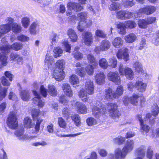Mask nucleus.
I'll use <instances>...</instances> for the list:
<instances>
[{
	"mask_svg": "<svg viewBox=\"0 0 159 159\" xmlns=\"http://www.w3.org/2000/svg\"><path fill=\"white\" fill-rule=\"evenodd\" d=\"M134 146L133 140L129 139L121 150L120 148H117L115 150V156L117 158H124L127 153L132 151Z\"/></svg>",
	"mask_w": 159,
	"mask_h": 159,
	"instance_id": "1",
	"label": "nucleus"
},
{
	"mask_svg": "<svg viewBox=\"0 0 159 159\" xmlns=\"http://www.w3.org/2000/svg\"><path fill=\"white\" fill-rule=\"evenodd\" d=\"M65 64V62L63 60H58L56 63V68L53 72L52 76L57 81L62 80L65 77L63 71Z\"/></svg>",
	"mask_w": 159,
	"mask_h": 159,
	"instance_id": "2",
	"label": "nucleus"
},
{
	"mask_svg": "<svg viewBox=\"0 0 159 159\" xmlns=\"http://www.w3.org/2000/svg\"><path fill=\"white\" fill-rule=\"evenodd\" d=\"M119 72L121 75H125L128 80H132L134 77V72L130 68L125 67L120 64L118 69Z\"/></svg>",
	"mask_w": 159,
	"mask_h": 159,
	"instance_id": "3",
	"label": "nucleus"
},
{
	"mask_svg": "<svg viewBox=\"0 0 159 159\" xmlns=\"http://www.w3.org/2000/svg\"><path fill=\"white\" fill-rule=\"evenodd\" d=\"M106 108L100 102H97L96 105L92 109V113L96 118H98L106 112Z\"/></svg>",
	"mask_w": 159,
	"mask_h": 159,
	"instance_id": "4",
	"label": "nucleus"
},
{
	"mask_svg": "<svg viewBox=\"0 0 159 159\" xmlns=\"http://www.w3.org/2000/svg\"><path fill=\"white\" fill-rule=\"evenodd\" d=\"M23 45L20 43H15L11 45H5L0 47V49L3 52L8 53L11 49L16 51H19L22 48Z\"/></svg>",
	"mask_w": 159,
	"mask_h": 159,
	"instance_id": "5",
	"label": "nucleus"
},
{
	"mask_svg": "<svg viewBox=\"0 0 159 159\" xmlns=\"http://www.w3.org/2000/svg\"><path fill=\"white\" fill-rule=\"evenodd\" d=\"M17 116L15 112H11L9 116L7 121V124L9 127L12 129H15L18 126L17 121Z\"/></svg>",
	"mask_w": 159,
	"mask_h": 159,
	"instance_id": "6",
	"label": "nucleus"
},
{
	"mask_svg": "<svg viewBox=\"0 0 159 159\" xmlns=\"http://www.w3.org/2000/svg\"><path fill=\"white\" fill-rule=\"evenodd\" d=\"M107 109L110 116L113 118L118 117L120 115L117 109V106L115 103H110L107 104Z\"/></svg>",
	"mask_w": 159,
	"mask_h": 159,
	"instance_id": "7",
	"label": "nucleus"
},
{
	"mask_svg": "<svg viewBox=\"0 0 159 159\" xmlns=\"http://www.w3.org/2000/svg\"><path fill=\"white\" fill-rule=\"evenodd\" d=\"M156 9V8L153 6H148L143 8H140L137 13L138 15L143 13L147 15H150L155 11Z\"/></svg>",
	"mask_w": 159,
	"mask_h": 159,
	"instance_id": "8",
	"label": "nucleus"
},
{
	"mask_svg": "<svg viewBox=\"0 0 159 159\" xmlns=\"http://www.w3.org/2000/svg\"><path fill=\"white\" fill-rule=\"evenodd\" d=\"M67 6L68 10H73L76 12L80 11L83 9V6L77 2H69Z\"/></svg>",
	"mask_w": 159,
	"mask_h": 159,
	"instance_id": "9",
	"label": "nucleus"
},
{
	"mask_svg": "<svg viewBox=\"0 0 159 159\" xmlns=\"http://www.w3.org/2000/svg\"><path fill=\"white\" fill-rule=\"evenodd\" d=\"M94 86L93 82L90 80H88L85 82L84 89L89 95H92L94 93Z\"/></svg>",
	"mask_w": 159,
	"mask_h": 159,
	"instance_id": "10",
	"label": "nucleus"
},
{
	"mask_svg": "<svg viewBox=\"0 0 159 159\" xmlns=\"http://www.w3.org/2000/svg\"><path fill=\"white\" fill-rule=\"evenodd\" d=\"M108 79L114 83L116 84L119 85L120 83V78L118 73L110 72L107 75Z\"/></svg>",
	"mask_w": 159,
	"mask_h": 159,
	"instance_id": "11",
	"label": "nucleus"
},
{
	"mask_svg": "<svg viewBox=\"0 0 159 159\" xmlns=\"http://www.w3.org/2000/svg\"><path fill=\"white\" fill-rule=\"evenodd\" d=\"M82 38L85 44L90 46L93 43V38L91 32H86L82 34Z\"/></svg>",
	"mask_w": 159,
	"mask_h": 159,
	"instance_id": "12",
	"label": "nucleus"
},
{
	"mask_svg": "<svg viewBox=\"0 0 159 159\" xmlns=\"http://www.w3.org/2000/svg\"><path fill=\"white\" fill-rule=\"evenodd\" d=\"M33 93L35 96L33 98V102L34 103L38 105L39 108L43 107L44 105V103L41 99V97L35 90H33Z\"/></svg>",
	"mask_w": 159,
	"mask_h": 159,
	"instance_id": "13",
	"label": "nucleus"
},
{
	"mask_svg": "<svg viewBox=\"0 0 159 159\" xmlns=\"http://www.w3.org/2000/svg\"><path fill=\"white\" fill-rule=\"evenodd\" d=\"M128 49L125 48L123 51L122 50L120 49L118 50L116 54V56L119 59H123L126 61L129 59V56L128 53Z\"/></svg>",
	"mask_w": 159,
	"mask_h": 159,
	"instance_id": "14",
	"label": "nucleus"
},
{
	"mask_svg": "<svg viewBox=\"0 0 159 159\" xmlns=\"http://www.w3.org/2000/svg\"><path fill=\"white\" fill-rule=\"evenodd\" d=\"M77 112L79 114H85L87 112V109L86 106L82 103L77 102L76 104Z\"/></svg>",
	"mask_w": 159,
	"mask_h": 159,
	"instance_id": "15",
	"label": "nucleus"
},
{
	"mask_svg": "<svg viewBox=\"0 0 159 159\" xmlns=\"http://www.w3.org/2000/svg\"><path fill=\"white\" fill-rule=\"evenodd\" d=\"M135 87L139 92H143L145 91L147 84L141 80H137L135 83Z\"/></svg>",
	"mask_w": 159,
	"mask_h": 159,
	"instance_id": "16",
	"label": "nucleus"
},
{
	"mask_svg": "<svg viewBox=\"0 0 159 159\" xmlns=\"http://www.w3.org/2000/svg\"><path fill=\"white\" fill-rule=\"evenodd\" d=\"M64 93L67 96L71 97L73 95V92L70 85L67 83L63 84L62 86Z\"/></svg>",
	"mask_w": 159,
	"mask_h": 159,
	"instance_id": "17",
	"label": "nucleus"
},
{
	"mask_svg": "<svg viewBox=\"0 0 159 159\" xmlns=\"http://www.w3.org/2000/svg\"><path fill=\"white\" fill-rule=\"evenodd\" d=\"M137 119L139 120L140 122L141 128V131L143 134L144 133H147L150 127L149 126L146 125H144L143 124V120L142 118V116L140 115L137 116Z\"/></svg>",
	"mask_w": 159,
	"mask_h": 159,
	"instance_id": "18",
	"label": "nucleus"
},
{
	"mask_svg": "<svg viewBox=\"0 0 159 159\" xmlns=\"http://www.w3.org/2000/svg\"><path fill=\"white\" fill-rule=\"evenodd\" d=\"M105 78L106 76L103 72H99L96 75V82L98 84H102L104 83Z\"/></svg>",
	"mask_w": 159,
	"mask_h": 159,
	"instance_id": "19",
	"label": "nucleus"
},
{
	"mask_svg": "<svg viewBox=\"0 0 159 159\" xmlns=\"http://www.w3.org/2000/svg\"><path fill=\"white\" fill-rule=\"evenodd\" d=\"M11 30V26L8 24L0 25V38L2 35L7 33Z\"/></svg>",
	"mask_w": 159,
	"mask_h": 159,
	"instance_id": "20",
	"label": "nucleus"
},
{
	"mask_svg": "<svg viewBox=\"0 0 159 159\" xmlns=\"http://www.w3.org/2000/svg\"><path fill=\"white\" fill-rule=\"evenodd\" d=\"M24 129L23 128H21L20 130H16L15 133L16 136L20 140L24 141L28 139L27 135L24 134Z\"/></svg>",
	"mask_w": 159,
	"mask_h": 159,
	"instance_id": "21",
	"label": "nucleus"
},
{
	"mask_svg": "<svg viewBox=\"0 0 159 159\" xmlns=\"http://www.w3.org/2000/svg\"><path fill=\"white\" fill-rule=\"evenodd\" d=\"M88 93L83 89H81L79 92L78 96L84 102L88 101L89 97L88 96Z\"/></svg>",
	"mask_w": 159,
	"mask_h": 159,
	"instance_id": "22",
	"label": "nucleus"
},
{
	"mask_svg": "<svg viewBox=\"0 0 159 159\" xmlns=\"http://www.w3.org/2000/svg\"><path fill=\"white\" fill-rule=\"evenodd\" d=\"M136 35L133 33H131L126 35L124 38L125 42L127 43H132L137 39Z\"/></svg>",
	"mask_w": 159,
	"mask_h": 159,
	"instance_id": "23",
	"label": "nucleus"
},
{
	"mask_svg": "<svg viewBox=\"0 0 159 159\" xmlns=\"http://www.w3.org/2000/svg\"><path fill=\"white\" fill-rule=\"evenodd\" d=\"M141 95L135 93H133L130 97V102L133 105L136 106L139 102V98L141 97Z\"/></svg>",
	"mask_w": 159,
	"mask_h": 159,
	"instance_id": "24",
	"label": "nucleus"
},
{
	"mask_svg": "<svg viewBox=\"0 0 159 159\" xmlns=\"http://www.w3.org/2000/svg\"><path fill=\"white\" fill-rule=\"evenodd\" d=\"M133 66L135 68L136 72L137 73L143 74H144V71L141 63L139 61H136L133 65Z\"/></svg>",
	"mask_w": 159,
	"mask_h": 159,
	"instance_id": "25",
	"label": "nucleus"
},
{
	"mask_svg": "<svg viewBox=\"0 0 159 159\" xmlns=\"http://www.w3.org/2000/svg\"><path fill=\"white\" fill-rule=\"evenodd\" d=\"M53 63L52 57H50L48 54H47L45 60V66L48 67V68H51Z\"/></svg>",
	"mask_w": 159,
	"mask_h": 159,
	"instance_id": "26",
	"label": "nucleus"
},
{
	"mask_svg": "<svg viewBox=\"0 0 159 159\" xmlns=\"http://www.w3.org/2000/svg\"><path fill=\"white\" fill-rule=\"evenodd\" d=\"M100 45L102 51H107L110 48L111 43L108 40H104L101 42Z\"/></svg>",
	"mask_w": 159,
	"mask_h": 159,
	"instance_id": "27",
	"label": "nucleus"
},
{
	"mask_svg": "<svg viewBox=\"0 0 159 159\" xmlns=\"http://www.w3.org/2000/svg\"><path fill=\"white\" fill-rule=\"evenodd\" d=\"M22 27L21 26L17 23H13L11 25V30L15 33H20L22 30Z\"/></svg>",
	"mask_w": 159,
	"mask_h": 159,
	"instance_id": "28",
	"label": "nucleus"
},
{
	"mask_svg": "<svg viewBox=\"0 0 159 159\" xmlns=\"http://www.w3.org/2000/svg\"><path fill=\"white\" fill-rule=\"evenodd\" d=\"M48 92L50 95L53 97L57 95V91L54 85L52 84H49L48 85Z\"/></svg>",
	"mask_w": 159,
	"mask_h": 159,
	"instance_id": "29",
	"label": "nucleus"
},
{
	"mask_svg": "<svg viewBox=\"0 0 159 159\" xmlns=\"http://www.w3.org/2000/svg\"><path fill=\"white\" fill-rule=\"evenodd\" d=\"M123 40L120 37L115 38L112 41L113 45L115 47L118 48L123 45Z\"/></svg>",
	"mask_w": 159,
	"mask_h": 159,
	"instance_id": "30",
	"label": "nucleus"
},
{
	"mask_svg": "<svg viewBox=\"0 0 159 159\" xmlns=\"http://www.w3.org/2000/svg\"><path fill=\"white\" fill-rule=\"evenodd\" d=\"M88 61L89 64L93 65L94 66H98V62L94 56L92 54H88L87 57Z\"/></svg>",
	"mask_w": 159,
	"mask_h": 159,
	"instance_id": "31",
	"label": "nucleus"
},
{
	"mask_svg": "<svg viewBox=\"0 0 159 159\" xmlns=\"http://www.w3.org/2000/svg\"><path fill=\"white\" fill-rule=\"evenodd\" d=\"M53 56L55 58L61 56L63 52V50L61 47L58 46L55 47L53 50Z\"/></svg>",
	"mask_w": 159,
	"mask_h": 159,
	"instance_id": "32",
	"label": "nucleus"
},
{
	"mask_svg": "<svg viewBox=\"0 0 159 159\" xmlns=\"http://www.w3.org/2000/svg\"><path fill=\"white\" fill-rule=\"evenodd\" d=\"M34 124L30 118L26 117L25 118L24 120V125L25 127L29 128L33 127Z\"/></svg>",
	"mask_w": 159,
	"mask_h": 159,
	"instance_id": "33",
	"label": "nucleus"
},
{
	"mask_svg": "<svg viewBox=\"0 0 159 159\" xmlns=\"http://www.w3.org/2000/svg\"><path fill=\"white\" fill-rule=\"evenodd\" d=\"M20 96L21 99L25 101H28L30 98V94L27 90L21 91L20 93Z\"/></svg>",
	"mask_w": 159,
	"mask_h": 159,
	"instance_id": "34",
	"label": "nucleus"
},
{
	"mask_svg": "<svg viewBox=\"0 0 159 159\" xmlns=\"http://www.w3.org/2000/svg\"><path fill=\"white\" fill-rule=\"evenodd\" d=\"M117 27L118 29V31L120 34H125L126 27H125V23H119L117 25Z\"/></svg>",
	"mask_w": 159,
	"mask_h": 159,
	"instance_id": "35",
	"label": "nucleus"
},
{
	"mask_svg": "<svg viewBox=\"0 0 159 159\" xmlns=\"http://www.w3.org/2000/svg\"><path fill=\"white\" fill-rule=\"evenodd\" d=\"M68 35L73 42H75L77 40V36L75 31L69 29L68 31Z\"/></svg>",
	"mask_w": 159,
	"mask_h": 159,
	"instance_id": "36",
	"label": "nucleus"
},
{
	"mask_svg": "<svg viewBox=\"0 0 159 159\" xmlns=\"http://www.w3.org/2000/svg\"><path fill=\"white\" fill-rule=\"evenodd\" d=\"M0 50L2 52V53L0 55V60L2 65L4 66H5L8 63V57L6 56V55L7 53H5V52H3L1 50Z\"/></svg>",
	"mask_w": 159,
	"mask_h": 159,
	"instance_id": "37",
	"label": "nucleus"
},
{
	"mask_svg": "<svg viewBox=\"0 0 159 159\" xmlns=\"http://www.w3.org/2000/svg\"><path fill=\"white\" fill-rule=\"evenodd\" d=\"M105 96L107 100L111 99L113 98H116L115 96V93H113L111 89H108L106 90L105 93Z\"/></svg>",
	"mask_w": 159,
	"mask_h": 159,
	"instance_id": "38",
	"label": "nucleus"
},
{
	"mask_svg": "<svg viewBox=\"0 0 159 159\" xmlns=\"http://www.w3.org/2000/svg\"><path fill=\"white\" fill-rule=\"evenodd\" d=\"M21 22L24 28H27L30 25V19L26 16L23 17L21 19Z\"/></svg>",
	"mask_w": 159,
	"mask_h": 159,
	"instance_id": "39",
	"label": "nucleus"
},
{
	"mask_svg": "<svg viewBox=\"0 0 159 159\" xmlns=\"http://www.w3.org/2000/svg\"><path fill=\"white\" fill-rule=\"evenodd\" d=\"M39 30V26L35 23L33 22L30 27V31L32 34H34L38 32Z\"/></svg>",
	"mask_w": 159,
	"mask_h": 159,
	"instance_id": "40",
	"label": "nucleus"
},
{
	"mask_svg": "<svg viewBox=\"0 0 159 159\" xmlns=\"http://www.w3.org/2000/svg\"><path fill=\"white\" fill-rule=\"evenodd\" d=\"M97 67L98 66H95L93 65L89 64L85 67V70L88 75H92L94 73V69Z\"/></svg>",
	"mask_w": 159,
	"mask_h": 159,
	"instance_id": "41",
	"label": "nucleus"
},
{
	"mask_svg": "<svg viewBox=\"0 0 159 159\" xmlns=\"http://www.w3.org/2000/svg\"><path fill=\"white\" fill-rule=\"evenodd\" d=\"M146 147L144 146H141L136 151V153L138 156L143 157L145 155Z\"/></svg>",
	"mask_w": 159,
	"mask_h": 159,
	"instance_id": "42",
	"label": "nucleus"
},
{
	"mask_svg": "<svg viewBox=\"0 0 159 159\" xmlns=\"http://www.w3.org/2000/svg\"><path fill=\"white\" fill-rule=\"evenodd\" d=\"M69 81L70 84L72 85L78 84L79 83L78 77L75 75H72L70 76Z\"/></svg>",
	"mask_w": 159,
	"mask_h": 159,
	"instance_id": "43",
	"label": "nucleus"
},
{
	"mask_svg": "<svg viewBox=\"0 0 159 159\" xmlns=\"http://www.w3.org/2000/svg\"><path fill=\"white\" fill-rule=\"evenodd\" d=\"M125 27L127 28L133 29L135 28L136 26L135 22L133 20H129L125 22Z\"/></svg>",
	"mask_w": 159,
	"mask_h": 159,
	"instance_id": "44",
	"label": "nucleus"
},
{
	"mask_svg": "<svg viewBox=\"0 0 159 159\" xmlns=\"http://www.w3.org/2000/svg\"><path fill=\"white\" fill-rule=\"evenodd\" d=\"M120 4L116 2H113L109 7V9L111 11L118 10L120 8Z\"/></svg>",
	"mask_w": 159,
	"mask_h": 159,
	"instance_id": "45",
	"label": "nucleus"
},
{
	"mask_svg": "<svg viewBox=\"0 0 159 159\" xmlns=\"http://www.w3.org/2000/svg\"><path fill=\"white\" fill-rule=\"evenodd\" d=\"M99 64L103 69H107L108 65L106 59L104 58L101 59L99 60Z\"/></svg>",
	"mask_w": 159,
	"mask_h": 159,
	"instance_id": "46",
	"label": "nucleus"
},
{
	"mask_svg": "<svg viewBox=\"0 0 159 159\" xmlns=\"http://www.w3.org/2000/svg\"><path fill=\"white\" fill-rule=\"evenodd\" d=\"M135 4L133 0H122V4L125 7H131Z\"/></svg>",
	"mask_w": 159,
	"mask_h": 159,
	"instance_id": "47",
	"label": "nucleus"
},
{
	"mask_svg": "<svg viewBox=\"0 0 159 159\" xmlns=\"http://www.w3.org/2000/svg\"><path fill=\"white\" fill-rule=\"evenodd\" d=\"M7 91V88L3 87L0 89V101H2L6 96Z\"/></svg>",
	"mask_w": 159,
	"mask_h": 159,
	"instance_id": "48",
	"label": "nucleus"
},
{
	"mask_svg": "<svg viewBox=\"0 0 159 159\" xmlns=\"http://www.w3.org/2000/svg\"><path fill=\"white\" fill-rule=\"evenodd\" d=\"M71 119L75 122L76 126H78L80 125L81 124L80 119L78 114H75L71 116Z\"/></svg>",
	"mask_w": 159,
	"mask_h": 159,
	"instance_id": "49",
	"label": "nucleus"
},
{
	"mask_svg": "<svg viewBox=\"0 0 159 159\" xmlns=\"http://www.w3.org/2000/svg\"><path fill=\"white\" fill-rule=\"evenodd\" d=\"M87 14L86 13L81 12L77 14L78 18L80 20V21H84L87 19Z\"/></svg>",
	"mask_w": 159,
	"mask_h": 159,
	"instance_id": "50",
	"label": "nucleus"
},
{
	"mask_svg": "<svg viewBox=\"0 0 159 159\" xmlns=\"http://www.w3.org/2000/svg\"><path fill=\"white\" fill-rule=\"evenodd\" d=\"M138 25L139 28H145L147 27L148 24L146 20H139L138 22Z\"/></svg>",
	"mask_w": 159,
	"mask_h": 159,
	"instance_id": "51",
	"label": "nucleus"
},
{
	"mask_svg": "<svg viewBox=\"0 0 159 159\" xmlns=\"http://www.w3.org/2000/svg\"><path fill=\"white\" fill-rule=\"evenodd\" d=\"M123 92V87L121 86H119L118 87L116 92L115 93V96L116 98L118 97L119 96L121 95Z\"/></svg>",
	"mask_w": 159,
	"mask_h": 159,
	"instance_id": "52",
	"label": "nucleus"
},
{
	"mask_svg": "<svg viewBox=\"0 0 159 159\" xmlns=\"http://www.w3.org/2000/svg\"><path fill=\"white\" fill-rule=\"evenodd\" d=\"M125 140V138L121 136H119L114 139V141L115 143L119 145L123 144Z\"/></svg>",
	"mask_w": 159,
	"mask_h": 159,
	"instance_id": "53",
	"label": "nucleus"
},
{
	"mask_svg": "<svg viewBox=\"0 0 159 159\" xmlns=\"http://www.w3.org/2000/svg\"><path fill=\"white\" fill-rule=\"evenodd\" d=\"M72 54L74 58L78 60H80L83 58V54L78 51L73 52Z\"/></svg>",
	"mask_w": 159,
	"mask_h": 159,
	"instance_id": "54",
	"label": "nucleus"
},
{
	"mask_svg": "<svg viewBox=\"0 0 159 159\" xmlns=\"http://www.w3.org/2000/svg\"><path fill=\"white\" fill-rule=\"evenodd\" d=\"M154 39L152 42L156 45H158L159 42V30L156 32L155 34L153 35Z\"/></svg>",
	"mask_w": 159,
	"mask_h": 159,
	"instance_id": "55",
	"label": "nucleus"
},
{
	"mask_svg": "<svg viewBox=\"0 0 159 159\" xmlns=\"http://www.w3.org/2000/svg\"><path fill=\"white\" fill-rule=\"evenodd\" d=\"M125 11L121 10L116 13V17L119 19L125 20Z\"/></svg>",
	"mask_w": 159,
	"mask_h": 159,
	"instance_id": "56",
	"label": "nucleus"
},
{
	"mask_svg": "<svg viewBox=\"0 0 159 159\" xmlns=\"http://www.w3.org/2000/svg\"><path fill=\"white\" fill-rule=\"evenodd\" d=\"M63 46L66 52H70L71 46L67 41H65L62 43Z\"/></svg>",
	"mask_w": 159,
	"mask_h": 159,
	"instance_id": "57",
	"label": "nucleus"
},
{
	"mask_svg": "<svg viewBox=\"0 0 159 159\" xmlns=\"http://www.w3.org/2000/svg\"><path fill=\"white\" fill-rule=\"evenodd\" d=\"M109 62L110 64V66L112 67L115 68L116 67L117 63V61L116 58L114 57L111 58L109 59Z\"/></svg>",
	"mask_w": 159,
	"mask_h": 159,
	"instance_id": "58",
	"label": "nucleus"
},
{
	"mask_svg": "<svg viewBox=\"0 0 159 159\" xmlns=\"http://www.w3.org/2000/svg\"><path fill=\"white\" fill-rule=\"evenodd\" d=\"M1 82L2 84L5 86H9L10 85V83H9L8 80L6 77L3 76L1 78Z\"/></svg>",
	"mask_w": 159,
	"mask_h": 159,
	"instance_id": "59",
	"label": "nucleus"
},
{
	"mask_svg": "<svg viewBox=\"0 0 159 159\" xmlns=\"http://www.w3.org/2000/svg\"><path fill=\"white\" fill-rule=\"evenodd\" d=\"M17 39L18 40L21 42L27 41L29 40V37L23 34L19 35L17 37Z\"/></svg>",
	"mask_w": 159,
	"mask_h": 159,
	"instance_id": "60",
	"label": "nucleus"
},
{
	"mask_svg": "<svg viewBox=\"0 0 159 159\" xmlns=\"http://www.w3.org/2000/svg\"><path fill=\"white\" fill-rule=\"evenodd\" d=\"M86 122L89 126H92L96 124V120L92 117L88 118L86 120Z\"/></svg>",
	"mask_w": 159,
	"mask_h": 159,
	"instance_id": "61",
	"label": "nucleus"
},
{
	"mask_svg": "<svg viewBox=\"0 0 159 159\" xmlns=\"http://www.w3.org/2000/svg\"><path fill=\"white\" fill-rule=\"evenodd\" d=\"M50 0H37L38 3L40 4L41 7H43L48 5Z\"/></svg>",
	"mask_w": 159,
	"mask_h": 159,
	"instance_id": "62",
	"label": "nucleus"
},
{
	"mask_svg": "<svg viewBox=\"0 0 159 159\" xmlns=\"http://www.w3.org/2000/svg\"><path fill=\"white\" fill-rule=\"evenodd\" d=\"M40 111L38 109H33L32 112V116L34 120L38 117L40 113Z\"/></svg>",
	"mask_w": 159,
	"mask_h": 159,
	"instance_id": "63",
	"label": "nucleus"
},
{
	"mask_svg": "<svg viewBox=\"0 0 159 159\" xmlns=\"http://www.w3.org/2000/svg\"><path fill=\"white\" fill-rule=\"evenodd\" d=\"M96 35L102 38H105L106 37V35L103 32L100 30H97L95 32Z\"/></svg>",
	"mask_w": 159,
	"mask_h": 159,
	"instance_id": "64",
	"label": "nucleus"
}]
</instances>
